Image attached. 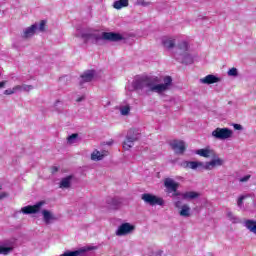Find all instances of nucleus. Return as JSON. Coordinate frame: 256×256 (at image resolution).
Returning a JSON list of instances; mask_svg holds the SVG:
<instances>
[{
	"instance_id": "nucleus-3",
	"label": "nucleus",
	"mask_w": 256,
	"mask_h": 256,
	"mask_svg": "<svg viewBox=\"0 0 256 256\" xmlns=\"http://www.w3.org/2000/svg\"><path fill=\"white\" fill-rule=\"evenodd\" d=\"M189 44L186 41L180 42L175 48L173 57L179 63H184V65H191L193 63V57L190 56L189 52Z\"/></svg>"
},
{
	"instance_id": "nucleus-44",
	"label": "nucleus",
	"mask_w": 256,
	"mask_h": 256,
	"mask_svg": "<svg viewBox=\"0 0 256 256\" xmlns=\"http://www.w3.org/2000/svg\"><path fill=\"white\" fill-rule=\"evenodd\" d=\"M6 84H7V81L0 82V89H3V87H5Z\"/></svg>"
},
{
	"instance_id": "nucleus-14",
	"label": "nucleus",
	"mask_w": 256,
	"mask_h": 256,
	"mask_svg": "<svg viewBox=\"0 0 256 256\" xmlns=\"http://www.w3.org/2000/svg\"><path fill=\"white\" fill-rule=\"evenodd\" d=\"M214 154H215V150L209 147L198 149L196 151V155H199L200 157H205L206 159H209V157H214Z\"/></svg>"
},
{
	"instance_id": "nucleus-28",
	"label": "nucleus",
	"mask_w": 256,
	"mask_h": 256,
	"mask_svg": "<svg viewBox=\"0 0 256 256\" xmlns=\"http://www.w3.org/2000/svg\"><path fill=\"white\" fill-rule=\"evenodd\" d=\"M13 251L12 247H5L0 245V255H9Z\"/></svg>"
},
{
	"instance_id": "nucleus-2",
	"label": "nucleus",
	"mask_w": 256,
	"mask_h": 256,
	"mask_svg": "<svg viewBox=\"0 0 256 256\" xmlns=\"http://www.w3.org/2000/svg\"><path fill=\"white\" fill-rule=\"evenodd\" d=\"M75 37L83 39L84 43H99V41H111L117 43V41H123V35L115 32H95L89 28H77Z\"/></svg>"
},
{
	"instance_id": "nucleus-15",
	"label": "nucleus",
	"mask_w": 256,
	"mask_h": 256,
	"mask_svg": "<svg viewBox=\"0 0 256 256\" xmlns=\"http://www.w3.org/2000/svg\"><path fill=\"white\" fill-rule=\"evenodd\" d=\"M39 27V24H33L32 26L26 28L22 34V37L24 39H29V37H33L35 35V32L37 31Z\"/></svg>"
},
{
	"instance_id": "nucleus-33",
	"label": "nucleus",
	"mask_w": 256,
	"mask_h": 256,
	"mask_svg": "<svg viewBox=\"0 0 256 256\" xmlns=\"http://www.w3.org/2000/svg\"><path fill=\"white\" fill-rule=\"evenodd\" d=\"M136 5H140L141 7H149L151 2H146L145 0H136Z\"/></svg>"
},
{
	"instance_id": "nucleus-38",
	"label": "nucleus",
	"mask_w": 256,
	"mask_h": 256,
	"mask_svg": "<svg viewBox=\"0 0 256 256\" xmlns=\"http://www.w3.org/2000/svg\"><path fill=\"white\" fill-rule=\"evenodd\" d=\"M13 89H14V93H21V92H23L21 85H16V86L13 87Z\"/></svg>"
},
{
	"instance_id": "nucleus-10",
	"label": "nucleus",
	"mask_w": 256,
	"mask_h": 256,
	"mask_svg": "<svg viewBox=\"0 0 256 256\" xmlns=\"http://www.w3.org/2000/svg\"><path fill=\"white\" fill-rule=\"evenodd\" d=\"M164 186L166 187V189H168V193H173L172 196L174 197V199L181 195V193L177 192V189H179V183L175 182V180L171 178H166L164 180Z\"/></svg>"
},
{
	"instance_id": "nucleus-18",
	"label": "nucleus",
	"mask_w": 256,
	"mask_h": 256,
	"mask_svg": "<svg viewBox=\"0 0 256 256\" xmlns=\"http://www.w3.org/2000/svg\"><path fill=\"white\" fill-rule=\"evenodd\" d=\"M94 77H95V71L88 70V71L84 72L81 76L82 83H89L90 81H93Z\"/></svg>"
},
{
	"instance_id": "nucleus-8",
	"label": "nucleus",
	"mask_w": 256,
	"mask_h": 256,
	"mask_svg": "<svg viewBox=\"0 0 256 256\" xmlns=\"http://www.w3.org/2000/svg\"><path fill=\"white\" fill-rule=\"evenodd\" d=\"M223 165H225V160L215 153L214 156L211 157V161L204 164L203 169L206 171H213L215 167H223Z\"/></svg>"
},
{
	"instance_id": "nucleus-39",
	"label": "nucleus",
	"mask_w": 256,
	"mask_h": 256,
	"mask_svg": "<svg viewBox=\"0 0 256 256\" xmlns=\"http://www.w3.org/2000/svg\"><path fill=\"white\" fill-rule=\"evenodd\" d=\"M189 162L190 161H183L181 162V167H183V169H189Z\"/></svg>"
},
{
	"instance_id": "nucleus-22",
	"label": "nucleus",
	"mask_w": 256,
	"mask_h": 256,
	"mask_svg": "<svg viewBox=\"0 0 256 256\" xmlns=\"http://www.w3.org/2000/svg\"><path fill=\"white\" fill-rule=\"evenodd\" d=\"M107 203L111 209H119L121 207V201L117 198H109Z\"/></svg>"
},
{
	"instance_id": "nucleus-7",
	"label": "nucleus",
	"mask_w": 256,
	"mask_h": 256,
	"mask_svg": "<svg viewBox=\"0 0 256 256\" xmlns=\"http://www.w3.org/2000/svg\"><path fill=\"white\" fill-rule=\"evenodd\" d=\"M135 141H139V132L135 130H129L126 136V140L123 142V149L129 151L135 145Z\"/></svg>"
},
{
	"instance_id": "nucleus-20",
	"label": "nucleus",
	"mask_w": 256,
	"mask_h": 256,
	"mask_svg": "<svg viewBox=\"0 0 256 256\" xmlns=\"http://www.w3.org/2000/svg\"><path fill=\"white\" fill-rule=\"evenodd\" d=\"M244 227L248 229L251 233H254L256 235V221L255 220H246L244 221Z\"/></svg>"
},
{
	"instance_id": "nucleus-24",
	"label": "nucleus",
	"mask_w": 256,
	"mask_h": 256,
	"mask_svg": "<svg viewBox=\"0 0 256 256\" xmlns=\"http://www.w3.org/2000/svg\"><path fill=\"white\" fill-rule=\"evenodd\" d=\"M162 44L166 49H173L175 47V39L173 38H163Z\"/></svg>"
},
{
	"instance_id": "nucleus-21",
	"label": "nucleus",
	"mask_w": 256,
	"mask_h": 256,
	"mask_svg": "<svg viewBox=\"0 0 256 256\" xmlns=\"http://www.w3.org/2000/svg\"><path fill=\"white\" fill-rule=\"evenodd\" d=\"M181 197L184 199H197L198 197H201V194L195 191H188L184 193H180Z\"/></svg>"
},
{
	"instance_id": "nucleus-29",
	"label": "nucleus",
	"mask_w": 256,
	"mask_h": 256,
	"mask_svg": "<svg viewBox=\"0 0 256 256\" xmlns=\"http://www.w3.org/2000/svg\"><path fill=\"white\" fill-rule=\"evenodd\" d=\"M130 111H131V107L129 105L120 107L121 115H124V116L129 115Z\"/></svg>"
},
{
	"instance_id": "nucleus-9",
	"label": "nucleus",
	"mask_w": 256,
	"mask_h": 256,
	"mask_svg": "<svg viewBox=\"0 0 256 256\" xmlns=\"http://www.w3.org/2000/svg\"><path fill=\"white\" fill-rule=\"evenodd\" d=\"M142 201H144L145 203H147L148 205H151L152 207L155 205H164L165 201L163 200V198H159L153 194L150 193H145L142 194L141 196Z\"/></svg>"
},
{
	"instance_id": "nucleus-26",
	"label": "nucleus",
	"mask_w": 256,
	"mask_h": 256,
	"mask_svg": "<svg viewBox=\"0 0 256 256\" xmlns=\"http://www.w3.org/2000/svg\"><path fill=\"white\" fill-rule=\"evenodd\" d=\"M227 218L229 219V221H231V223H241V220L239 217L235 216V214H233V212H227Z\"/></svg>"
},
{
	"instance_id": "nucleus-13",
	"label": "nucleus",
	"mask_w": 256,
	"mask_h": 256,
	"mask_svg": "<svg viewBox=\"0 0 256 256\" xmlns=\"http://www.w3.org/2000/svg\"><path fill=\"white\" fill-rule=\"evenodd\" d=\"M171 147L177 155H183L187 147L185 146V142L182 140H174L171 142Z\"/></svg>"
},
{
	"instance_id": "nucleus-16",
	"label": "nucleus",
	"mask_w": 256,
	"mask_h": 256,
	"mask_svg": "<svg viewBox=\"0 0 256 256\" xmlns=\"http://www.w3.org/2000/svg\"><path fill=\"white\" fill-rule=\"evenodd\" d=\"M219 81H221V78L212 74H209L201 79V83H204L205 85H213V83H219Z\"/></svg>"
},
{
	"instance_id": "nucleus-6",
	"label": "nucleus",
	"mask_w": 256,
	"mask_h": 256,
	"mask_svg": "<svg viewBox=\"0 0 256 256\" xmlns=\"http://www.w3.org/2000/svg\"><path fill=\"white\" fill-rule=\"evenodd\" d=\"M212 137H214V139H218L219 141H225L233 137V130L229 128H216L212 132Z\"/></svg>"
},
{
	"instance_id": "nucleus-23",
	"label": "nucleus",
	"mask_w": 256,
	"mask_h": 256,
	"mask_svg": "<svg viewBox=\"0 0 256 256\" xmlns=\"http://www.w3.org/2000/svg\"><path fill=\"white\" fill-rule=\"evenodd\" d=\"M107 155V152H100L95 150L92 154H91V159L92 161H101L103 159V157H105Z\"/></svg>"
},
{
	"instance_id": "nucleus-37",
	"label": "nucleus",
	"mask_w": 256,
	"mask_h": 256,
	"mask_svg": "<svg viewBox=\"0 0 256 256\" xmlns=\"http://www.w3.org/2000/svg\"><path fill=\"white\" fill-rule=\"evenodd\" d=\"M4 95H15L14 88H9L4 91Z\"/></svg>"
},
{
	"instance_id": "nucleus-5",
	"label": "nucleus",
	"mask_w": 256,
	"mask_h": 256,
	"mask_svg": "<svg viewBox=\"0 0 256 256\" xmlns=\"http://www.w3.org/2000/svg\"><path fill=\"white\" fill-rule=\"evenodd\" d=\"M97 249L96 246H84L78 250L75 251H68L60 256H92V251H95Z\"/></svg>"
},
{
	"instance_id": "nucleus-42",
	"label": "nucleus",
	"mask_w": 256,
	"mask_h": 256,
	"mask_svg": "<svg viewBox=\"0 0 256 256\" xmlns=\"http://www.w3.org/2000/svg\"><path fill=\"white\" fill-rule=\"evenodd\" d=\"M5 197H9V194L7 192H2L0 194V199H5Z\"/></svg>"
},
{
	"instance_id": "nucleus-35",
	"label": "nucleus",
	"mask_w": 256,
	"mask_h": 256,
	"mask_svg": "<svg viewBox=\"0 0 256 256\" xmlns=\"http://www.w3.org/2000/svg\"><path fill=\"white\" fill-rule=\"evenodd\" d=\"M45 24H46L45 20H42L38 25L37 31H40L41 33H43V31H45Z\"/></svg>"
},
{
	"instance_id": "nucleus-17",
	"label": "nucleus",
	"mask_w": 256,
	"mask_h": 256,
	"mask_svg": "<svg viewBox=\"0 0 256 256\" xmlns=\"http://www.w3.org/2000/svg\"><path fill=\"white\" fill-rule=\"evenodd\" d=\"M71 181H73V176H66L61 179L59 183L60 189H69L71 187Z\"/></svg>"
},
{
	"instance_id": "nucleus-45",
	"label": "nucleus",
	"mask_w": 256,
	"mask_h": 256,
	"mask_svg": "<svg viewBox=\"0 0 256 256\" xmlns=\"http://www.w3.org/2000/svg\"><path fill=\"white\" fill-rule=\"evenodd\" d=\"M59 171V168L57 166L52 167V173H57Z\"/></svg>"
},
{
	"instance_id": "nucleus-30",
	"label": "nucleus",
	"mask_w": 256,
	"mask_h": 256,
	"mask_svg": "<svg viewBox=\"0 0 256 256\" xmlns=\"http://www.w3.org/2000/svg\"><path fill=\"white\" fill-rule=\"evenodd\" d=\"M77 139H79V134H72L67 138V141L68 143H70V145H73V143H75Z\"/></svg>"
},
{
	"instance_id": "nucleus-25",
	"label": "nucleus",
	"mask_w": 256,
	"mask_h": 256,
	"mask_svg": "<svg viewBox=\"0 0 256 256\" xmlns=\"http://www.w3.org/2000/svg\"><path fill=\"white\" fill-rule=\"evenodd\" d=\"M114 9H123V7H129V0H117L113 3Z\"/></svg>"
},
{
	"instance_id": "nucleus-32",
	"label": "nucleus",
	"mask_w": 256,
	"mask_h": 256,
	"mask_svg": "<svg viewBox=\"0 0 256 256\" xmlns=\"http://www.w3.org/2000/svg\"><path fill=\"white\" fill-rule=\"evenodd\" d=\"M248 197H249V195L240 196L237 200L238 207H243V201H245V199H247Z\"/></svg>"
},
{
	"instance_id": "nucleus-1",
	"label": "nucleus",
	"mask_w": 256,
	"mask_h": 256,
	"mask_svg": "<svg viewBox=\"0 0 256 256\" xmlns=\"http://www.w3.org/2000/svg\"><path fill=\"white\" fill-rule=\"evenodd\" d=\"M159 77H141L133 81L132 86L137 93L140 95H151V93H165L171 89L173 85V78L171 76H166L163 78V83Z\"/></svg>"
},
{
	"instance_id": "nucleus-36",
	"label": "nucleus",
	"mask_w": 256,
	"mask_h": 256,
	"mask_svg": "<svg viewBox=\"0 0 256 256\" xmlns=\"http://www.w3.org/2000/svg\"><path fill=\"white\" fill-rule=\"evenodd\" d=\"M249 179H251V175H246V176L239 178V181H240V183H247V181H249Z\"/></svg>"
},
{
	"instance_id": "nucleus-41",
	"label": "nucleus",
	"mask_w": 256,
	"mask_h": 256,
	"mask_svg": "<svg viewBox=\"0 0 256 256\" xmlns=\"http://www.w3.org/2000/svg\"><path fill=\"white\" fill-rule=\"evenodd\" d=\"M61 105H63V102H61L60 100H57V101L54 103V107H56V108L61 107Z\"/></svg>"
},
{
	"instance_id": "nucleus-31",
	"label": "nucleus",
	"mask_w": 256,
	"mask_h": 256,
	"mask_svg": "<svg viewBox=\"0 0 256 256\" xmlns=\"http://www.w3.org/2000/svg\"><path fill=\"white\" fill-rule=\"evenodd\" d=\"M20 87H22V91H25L27 93H29V91H33V89H35V87H33V85H27V84H22L20 85Z\"/></svg>"
},
{
	"instance_id": "nucleus-4",
	"label": "nucleus",
	"mask_w": 256,
	"mask_h": 256,
	"mask_svg": "<svg viewBox=\"0 0 256 256\" xmlns=\"http://www.w3.org/2000/svg\"><path fill=\"white\" fill-rule=\"evenodd\" d=\"M173 204L176 209H179L180 217H191V206H189V204H183V200L181 198H173Z\"/></svg>"
},
{
	"instance_id": "nucleus-27",
	"label": "nucleus",
	"mask_w": 256,
	"mask_h": 256,
	"mask_svg": "<svg viewBox=\"0 0 256 256\" xmlns=\"http://www.w3.org/2000/svg\"><path fill=\"white\" fill-rule=\"evenodd\" d=\"M204 163L203 162H197V161H190L189 162V169H197L199 167H204Z\"/></svg>"
},
{
	"instance_id": "nucleus-40",
	"label": "nucleus",
	"mask_w": 256,
	"mask_h": 256,
	"mask_svg": "<svg viewBox=\"0 0 256 256\" xmlns=\"http://www.w3.org/2000/svg\"><path fill=\"white\" fill-rule=\"evenodd\" d=\"M233 127L236 131H241L243 129V126H241L240 124H234Z\"/></svg>"
},
{
	"instance_id": "nucleus-11",
	"label": "nucleus",
	"mask_w": 256,
	"mask_h": 256,
	"mask_svg": "<svg viewBox=\"0 0 256 256\" xmlns=\"http://www.w3.org/2000/svg\"><path fill=\"white\" fill-rule=\"evenodd\" d=\"M133 231H135V226L126 222L118 227V229L116 230V235L117 237H125V235L133 233Z\"/></svg>"
},
{
	"instance_id": "nucleus-43",
	"label": "nucleus",
	"mask_w": 256,
	"mask_h": 256,
	"mask_svg": "<svg viewBox=\"0 0 256 256\" xmlns=\"http://www.w3.org/2000/svg\"><path fill=\"white\" fill-rule=\"evenodd\" d=\"M77 103H81V101H85V96L77 98Z\"/></svg>"
},
{
	"instance_id": "nucleus-12",
	"label": "nucleus",
	"mask_w": 256,
	"mask_h": 256,
	"mask_svg": "<svg viewBox=\"0 0 256 256\" xmlns=\"http://www.w3.org/2000/svg\"><path fill=\"white\" fill-rule=\"evenodd\" d=\"M43 205H45V201H40L33 206L28 205L26 207H23L21 209V211L24 215H32L33 213H39V211H41V207H43Z\"/></svg>"
},
{
	"instance_id": "nucleus-34",
	"label": "nucleus",
	"mask_w": 256,
	"mask_h": 256,
	"mask_svg": "<svg viewBox=\"0 0 256 256\" xmlns=\"http://www.w3.org/2000/svg\"><path fill=\"white\" fill-rule=\"evenodd\" d=\"M237 75H238L237 68H231V69L228 71V76H229V77H237Z\"/></svg>"
},
{
	"instance_id": "nucleus-19",
	"label": "nucleus",
	"mask_w": 256,
	"mask_h": 256,
	"mask_svg": "<svg viewBox=\"0 0 256 256\" xmlns=\"http://www.w3.org/2000/svg\"><path fill=\"white\" fill-rule=\"evenodd\" d=\"M42 215L46 225H49L51 221H55L57 219L55 215H53V213H51L49 210H42Z\"/></svg>"
}]
</instances>
